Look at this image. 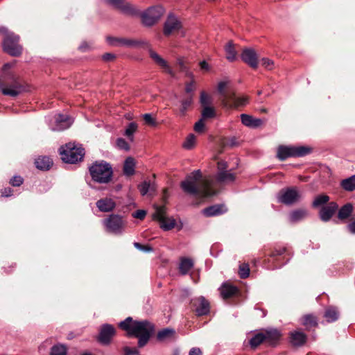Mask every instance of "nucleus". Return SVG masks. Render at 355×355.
<instances>
[{
    "label": "nucleus",
    "instance_id": "nucleus-1",
    "mask_svg": "<svg viewBox=\"0 0 355 355\" xmlns=\"http://www.w3.org/2000/svg\"><path fill=\"white\" fill-rule=\"evenodd\" d=\"M212 180L202 179L200 170H196L181 182V187L187 193L202 198L211 197L216 194L211 189Z\"/></svg>",
    "mask_w": 355,
    "mask_h": 355
},
{
    "label": "nucleus",
    "instance_id": "nucleus-2",
    "mask_svg": "<svg viewBox=\"0 0 355 355\" xmlns=\"http://www.w3.org/2000/svg\"><path fill=\"white\" fill-rule=\"evenodd\" d=\"M119 326L127 331L129 336H135L139 338L138 345L140 347L147 344L150 338L155 331L154 325L148 320H133L131 317H128L121 321Z\"/></svg>",
    "mask_w": 355,
    "mask_h": 355
},
{
    "label": "nucleus",
    "instance_id": "nucleus-3",
    "mask_svg": "<svg viewBox=\"0 0 355 355\" xmlns=\"http://www.w3.org/2000/svg\"><path fill=\"white\" fill-rule=\"evenodd\" d=\"M89 171L92 180L101 184L108 183L113 174L111 165L105 161L94 162Z\"/></svg>",
    "mask_w": 355,
    "mask_h": 355
},
{
    "label": "nucleus",
    "instance_id": "nucleus-4",
    "mask_svg": "<svg viewBox=\"0 0 355 355\" xmlns=\"http://www.w3.org/2000/svg\"><path fill=\"white\" fill-rule=\"evenodd\" d=\"M60 154L64 162L75 164L83 159L85 150L81 146L78 147L73 143H69L60 148Z\"/></svg>",
    "mask_w": 355,
    "mask_h": 355
},
{
    "label": "nucleus",
    "instance_id": "nucleus-5",
    "mask_svg": "<svg viewBox=\"0 0 355 355\" xmlns=\"http://www.w3.org/2000/svg\"><path fill=\"white\" fill-rule=\"evenodd\" d=\"M311 148L303 146H280L277 149V156L280 160H285L290 157H303L309 154Z\"/></svg>",
    "mask_w": 355,
    "mask_h": 355
},
{
    "label": "nucleus",
    "instance_id": "nucleus-6",
    "mask_svg": "<svg viewBox=\"0 0 355 355\" xmlns=\"http://www.w3.org/2000/svg\"><path fill=\"white\" fill-rule=\"evenodd\" d=\"M164 8L159 5L153 6L141 13L143 25L150 27L155 24L164 13Z\"/></svg>",
    "mask_w": 355,
    "mask_h": 355
},
{
    "label": "nucleus",
    "instance_id": "nucleus-7",
    "mask_svg": "<svg viewBox=\"0 0 355 355\" xmlns=\"http://www.w3.org/2000/svg\"><path fill=\"white\" fill-rule=\"evenodd\" d=\"M19 37L12 32L6 34L3 40V49L12 56H19L22 53V46L19 44Z\"/></svg>",
    "mask_w": 355,
    "mask_h": 355
},
{
    "label": "nucleus",
    "instance_id": "nucleus-8",
    "mask_svg": "<svg viewBox=\"0 0 355 355\" xmlns=\"http://www.w3.org/2000/svg\"><path fill=\"white\" fill-rule=\"evenodd\" d=\"M103 224L107 232L114 234H121L123 231L125 223L122 218L116 214H112L103 220Z\"/></svg>",
    "mask_w": 355,
    "mask_h": 355
},
{
    "label": "nucleus",
    "instance_id": "nucleus-9",
    "mask_svg": "<svg viewBox=\"0 0 355 355\" xmlns=\"http://www.w3.org/2000/svg\"><path fill=\"white\" fill-rule=\"evenodd\" d=\"M277 198L279 202L291 205L300 200L301 194L296 188H286L277 193Z\"/></svg>",
    "mask_w": 355,
    "mask_h": 355
},
{
    "label": "nucleus",
    "instance_id": "nucleus-10",
    "mask_svg": "<svg viewBox=\"0 0 355 355\" xmlns=\"http://www.w3.org/2000/svg\"><path fill=\"white\" fill-rule=\"evenodd\" d=\"M153 218L158 220L160 227L164 231L171 230L176 225V221L173 218L166 217V208L164 206L156 207Z\"/></svg>",
    "mask_w": 355,
    "mask_h": 355
},
{
    "label": "nucleus",
    "instance_id": "nucleus-11",
    "mask_svg": "<svg viewBox=\"0 0 355 355\" xmlns=\"http://www.w3.org/2000/svg\"><path fill=\"white\" fill-rule=\"evenodd\" d=\"M72 119L65 114H58L53 116L49 123V128L53 131H62L69 128L72 124Z\"/></svg>",
    "mask_w": 355,
    "mask_h": 355
},
{
    "label": "nucleus",
    "instance_id": "nucleus-12",
    "mask_svg": "<svg viewBox=\"0 0 355 355\" xmlns=\"http://www.w3.org/2000/svg\"><path fill=\"white\" fill-rule=\"evenodd\" d=\"M227 164L225 161H219L218 162V173L217 180L219 182L230 183L232 182L235 180V175L231 171V170H227Z\"/></svg>",
    "mask_w": 355,
    "mask_h": 355
},
{
    "label": "nucleus",
    "instance_id": "nucleus-13",
    "mask_svg": "<svg viewBox=\"0 0 355 355\" xmlns=\"http://www.w3.org/2000/svg\"><path fill=\"white\" fill-rule=\"evenodd\" d=\"M107 42L113 46L137 47L146 44L144 41H139L124 37H107Z\"/></svg>",
    "mask_w": 355,
    "mask_h": 355
},
{
    "label": "nucleus",
    "instance_id": "nucleus-14",
    "mask_svg": "<svg viewBox=\"0 0 355 355\" xmlns=\"http://www.w3.org/2000/svg\"><path fill=\"white\" fill-rule=\"evenodd\" d=\"M182 23L173 14H169L164 25V34L166 36L180 30Z\"/></svg>",
    "mask_w": 355,
    "mask_h": 355
},
{
    "label": "nucleus",
    "instance_id": "nucleus-15",
    "mask_svg": "<svg viewBox=\"0 0 355 355\" xmlns=\"http://www.w3.org/2000/svg\"><path fill=\"white\" fill-rule=\"evenodd\" d=\"M241 58L245 64L252 69L258 67V56L256 51L251 48L243 49L241 53Z\"/></svg>",
    "mask_w": 355,
    "mask_h": 355
},
{
    "label": "nucleus",
    "instance_id": "nucleus-16",
    "mask_svg": "<svg viewBox=\"0 0 355 355\" xmlns=\"http://www.w3.org/2000/svg\"><path fill=\"white\" fill-rule=\"evenodd\" d=\"M193 305L196 307V313L198 315H204L209 311V304L204 297H199L192 300Z\"/></svg>",
    "mask_w": 355,
    "mask_h": 355
},
{
    "label": "nucleus",
    "instance_id": "nucleus-17",
    "mask_svg": "<svg viewBox=\"0 0 355 355\" xmlns=\"http://www.w3.org/2000/svg\"><path fill=\"white\" fill-rule=\"evenodd\" d=\"M114 334L115 329L114 327L108 324H105L101 327L98 340L103 344H108Z\"/></svg>",
    "mask_w": 355,
    "mask_h": 355
},
{
    "label": "nucleus",
    "instance_id": "nucleus-18",
    "mask_svg": "<svg viewBox=\"0 0 355 355\" xmlns=\"http://www.w3.org/2000/svg\"><path fill=\"white\" fill-rule=\"evenodd\" d=\"M307 340V336L300 330H295L290 332V342L294 347H301L304 345Z\"/></svg>",
    "mask_w": 355,
    "mask_h": 355
},
{
    "label": "nucleus",
    "instance_id": "nucleus-19",
    "mask_svg": "<svg viewBox=\"0 0 355 355\" xmlns=\"http://www.w3.org/2000/svg\"><path fill=\"white\" fill-rule=\"evenodd\" d=\"M150 57L154 60V62L160 66L164 71L170 74L171 76H174L175 73L171 69L167 62L164 60L160 55H159L156 52L153 50H149Z\"/></svg>",
    "mask_w": 355,
    "mask_h": 355
},
{
    "label": "nucleus",
    "instance_id": "nucleus-20",
    "mask_svg": "<svg viewBox=\"0 0 355 355\" xmlns=\"http://www.w3.org/2000/svg\"><path fill=\"white\" fill-rule=\"evenodd\" d=\"M96 205L101 212H110L115 208L116 203L112 198H104L97 200Z\"/></svg>",
    "mask_w": 355,
    "mask_h": 355
},
{
    "label": "nucleus",
    "instance_id": "nucleus-21",
    "mask_svg": "<svg viewBox=\"0 0 355 355\" xmlns=\"http://www.w3.org/2000/svg\"><path fill=\"white\" fill-rule=\"evenodd\" d=\"M337 209L338 205L334 202H331L327 206L322 207L320 211L321 220L324 222L329 220Z\"/></svg>",
    "mask_w": 355,
    "mask_h": 355
},
{
    "label": "nucleus",
    "instance_id": "nucleus-22",
    "mask_svg": "<svg viewBox=\"0 0 355 355\" xmlns=\"http://www.w3.org/2000/svg\"><path fill=\"white\" fill-rule=\"evenodd\" d=\"M241 120L244 125L252 128H258L263 124V121L261 119L254 118L246 114L241 115Z\"/></svg>",
    "mask_w": 355,
    "mask_h": 355
},
{
    "label": "nucleus",
    "instance_id": "nucleus-23",
    "mask_svg": "<svg viewBox=\"0 0 355 355\" xmlns=\"http://www.w3.org/2000/svg\"><path fill=\"white\" fill-rule=\"evenodd\" d=\"M109 3L112 5L114 8L120 10L122 12L125 14L132 13L134 10L132 6L123 0H107Z\"/></svg>",
    "mask_w": 355,
    "mask_h": 355
},
{
    "label": "nucleus",
    "instance_id": "nucleus-24",
    "mask_svg": "<svg viewBox=\"0 0 355 355\" xmlns=\"http://www.w3.org/2000/svg\"><path fill=\"white\" fill-rule=\"evenodd\" d=\"M227 209L223 205H216L203 209L202 213L206 216H214L226 212Z\"/></svg>",
    "mask_w": 355,
    "mask_h": 355
},
{
    "label": "nucleus",
    "instance_id": "nucleus-25",
    "mask_svg": "<svg viewBox=\"0 0 355 355\" xmlns=\"http://www.w3.org/2000/svg\"><path fill=\"white\" fill-rule=\"evenodd\" d=\"M136 162L132 157H127L123 163V172L125 176L133 175L135 173Z\"/></svg>",
    "mask_w": 355,
    "mask_h": 355
},
{
    "label": "nucleus",
    "instance_id": "nucleus-26",
    "mask_svg": "<svg viewBox=\"0 0 355 355\" xmlns=\"http://www.w3.org/2000/svg\"><path fill=\"white\" fill-rule=\"evenodd\" d=\"M35 164L38 169L46 171L51 168L53 161L49 157L42 156L35 159Z\"/></svg>",
    "mask_w": 355,
    "mask_h": 355
},
{
    "label": "nucleus",
    "instance_id": "nucleus-27",
    "mask_svg": "<svg viewBox=\"0 0 355 355\" xmlns=\"http://www.w3.org/2000/svg\"><path fill=\"white\" fill-rule=\"evenodd\" d=\"M308 215L305 209H296L291 211L289 214V221L293 223H298L304 219Z\"/></svg>",
    "mask_w": 355,
    "mask_h": 355
},
{
    "label": "nucleus",
    "instance_id": "nucleus-28",
    "mask_svg": "<svg viewBox=\"0 0 355 355\" xmlns=\"http://www.w3.org/2000/svg\"><path fill=\"white\" fill-rule=\"evenodd\" d=\"M22 92V87L20 85L15 84L1 89V92L6 96L15 97Z\"/></svg>",
    "mask_w": 355,
    "mask_h": 355
},
{
    "label": "nucleus",
    "instance_id": "nucleus-29",
    "mask_svg": "<svg viewBox=\"0 0 355 355\" xmlns=\"http://www.w3.org/2000/svg\"><path fill=\"white\" fill-rule=\"evenodd\" d=\"M193 267V261L191 259L183 257L180 259L179 270L182 275H187Z\"/></svg>",
    "mask_w": 355,
    "mask_h": 355
},
{
    "label": "nucleus",
    "instance_id": "nucleus-30",
    "mask_svg": "<svg viewBox=\"0 0 355 355\" xmlns=\"http://www.w3.org/2000/svg\"><path fill=\"white\" fill-rule=\"evenodd\" d=\"M225 51L226 53V58L230 62H234L237 59V52L232 41L227 43L225 46Z\"/></svg>",
    "mask_w": 355,
    "mask_h": 355
},
{
    "label": "nucleus",
    "instance_id": "nucleus-31",
    "mask_svg": "<svg viewBox=\"0 0 355 355\" xmlns=\"http://www.w3.org/2000/svg\"><path fill=\"white\" fill-rule=\"evenodd\" d=\"M324 317L328 322H333L338 320L339 313L336 307L330 306L326 309Z\"/></svg>",
    "mask_w": 355,
    "mask_h": 355
},
{
    "label": "nucleus",
    "instance_id": "nucleus-32",
    "mask_svg": "<svg viewBox=\"0 0 355 355\" xmlns=\"http://www.w3.org/2000/svg\"><path fill=\"white\" fill-rule=\"evenodd\" d=\"M236 287L226 284H224L220 288V295L224 299L232 297L236 294Z\"/></svg>",
    "mask_w": 355,
    "mask_h": 355
},
{
    "label": "nucleus",
    "instance_id": "nucleus-33",
    "mask_svg": "<svg viewBox=\"0 0 355 355\" xmlns=\"http://www.w3.org/2000/svg\"><path fill=\"white\" fill-rule=\"evenodd\" d=\"M248 102V98L245 96H237L235 103H230L227 101L225 103V107L227 109L237 108L240 106L245 105Z\"/></svg>",
    "mask_w": 355,
    "mask_h": 355
},
{
    "label": "nucleus",
    "instance_id": "nucleus-34",
    "mask_svg": "<svg viewBox=\"0 0 355 355\" xmlns=\"http://www.w3.org/2000/svg\"><path fill=\"white\" fill-rule=\"evenodd\" d=\"M139 190L142 196L146 195L148 192L155 191L156 185L151 184L149 181H144L138 186Z\"/></svg>",
    "mask_w": 355,
    "mask_h": 355
},
{
    "label": "nucleus",
    "instance_id": "nucleus-35",
    "mask_svg": "<svg viewBox=\"0 0 355 355\" xmlns=\"http://www.w3.org/2000/svg\"><path fill=\"white\" fill-rule=\"evenodd\" d=\"M302 324L309 329L318 325V320L315 316L312 314L305 315L302 318Z\"/></svg>",
    "mask_w": 355,
    "mask_h": 355
},
{
    "label": "nucleus",
    "instance_id": "nucleus-36",
    "mask_svg": "<svg viewBox=\"0 0 355 355\" xmlns=\"http://www.w3.org/2000/svg\"><path fill=\"white\" fill-rule=\"evenodd\" d=\"M175 331L171 328H166L159 331L157 334V338L159 341H165L173 336Z\"/></svg>",
    "mask_w": 355,
    "mask_h": 355
},
{
    "label": "nucleus",
    "instance_id": "nucleus-37",
    "mask_svg": "<svg viewBox=\"0 0 355 355\" xmlns=\"http://www.w3.org/2000/svg\"><path fill=\"white\" fill-rule=\"evenodd\" d=\"M267 340L270 342V344L274 345L280 338V332L275 329H271L266 331L265 334Z\"/></svg>",
    "mask_w": 355,
    "mask_h": 355
},
{
    "label": "nucleus",
    "instance_id": "nucleus-38",
    "mask_svg": "<svg viewBox=\"0 0 355 355\" xmlns=\"http://www.w3.org/2000/svg\"><path fill=\"white\" fill-rule=\"evenodd\" d=\"M67 350L65 345L58 343L51 348L50 355H67Z\"/></svg>",
    "mask_w": 355,
    "mask_h": 355
},
{
    "label": "nucleus",
    "instance_id": "nucleus-39",
    "mask_svg": "<svg viewBox=\"0 0 355 355\" xmlns=\"http://www.w3.org/2000/svg\"><path fill=\"white\" fill-rule=\"evenodd\" d=\"M266 339V336L264 334L258 333L250 338L249 344L252 349H255Z\"/></svg>",
    "mask_w": 355,
    "mask_h": 355
},
{
    "label": "nucleus",
    "instance_id": "nucleus-40",
    "mask_svg": "<svg viewBox=\"0 0 355 355\" xmlns=\"http://www.w3.org/2000/svg\"><path fill=\"white\" fill-rule=\"evenodd\" d=\"M352 210V205L351 204H346L339 210L338 217L340 219H345L351 215Z\"/></svg>",
    "mask_w": 355,
    "mask_h": 355
},
{
    "label": "nucleus",
    "instance_id": "nucleus-41",
    "mask_svg": "<svg viewBox=\"0 0 355 355\" xmlns=\"http://www.w3.org/2000/svg\"><path fill=\"white\" fill-rule=\"evenodd\" d=\"M341 185L346 191H352L355 190V175L343 180Z\"/></svg>",
    "mask_w": 355,
    "mask_h": 355
},
{
    "label": "nucleus",
    "instance_id": "nucleus-42",
    "mask_svg": "<svg viewBox=\"0 0 355 355\" xmlns=\"http://www.w3.org/2000/svg\"><path fill=\"white\" fill-rule=\"evenodd\" d=\"M137 130V125L136 123L135 122H132V123H130L125 130V136H126L128 139L130 141H133L134 140V133L136 132V130Z\"/></svg>",
    "mask_w": 355,
    "mask_h": 355
},
{
    "label": "nucleus",
    "instance_id": "nucleus-43",
    "mask_svg": "<svg viewBox=\"0 0 355 355\" xmlns=\"http://www.w3.org/2000/svg\"><path fill=\"white\" fill-rule=\"evenodd\" d=\"M196 142V137L193 134H189L185 139V141L183 143V148L187 150L192 149Z\"/></svg>",
    "mask_w": 355,
    "mask_h": 355
},
{
    "label": "nucleus",
    "instance_id": "nucleus-44",
    "mask_svg": "<svg viewBox=\"0 0 355 355\" xmlns=\"http://www.w3.org/2000/svg\"><path fill=\"white\" fill-rule=\"evenodd\" d=\"M192 102H193L192 96H189L187 97L185 99L182 101L181 107L180 110V112L182 116L185 115L187 109L191 105Z\"/></svg>",
    "mask_w": 355,
    "mask_h": 355
},
{
    "label": "nucleus",
    "instance_id": "nucleus-45",
    "mask_svg": "<svg viewBox=\"0 0 355 355\" xmlns=\"http://www.w3.org/2000/svg\"><path fill=\"white\" fill-rule=\"evenodd\" d=\"M215 116V110L210 106L203 107L202 110V119H209Z\"/></svg>",
    "mask_w": 355,
    "mask_h": 355
},
{
    "label": "nucleus",
    "instance_id": "nucleus-46",
    "mask_svg": "<svg viewBox=\"0 0 355 355\" xmlns=\"http://www.w3.org/2000/svg\"><path fill=\"white\" fill-rule=\"evenodd\" d=\"M329 199V198L327 195L318 196L315 198L314 201L313 202V206L317 207L320 205H324L328 202Z\"/></svg>",
    "mask_w": 355,
    "mask_h": 355
},
{
    "label": "nucleus",
    "instance_id": "nucleus-47",
    "mask_svg": "<svg viewBox=\"0 0 355 355\" xmlns=\"http://www.w3.org/2000/svg\"><path fill=\"white\" fill-rule=\"evenodd\" d=\"M200 102L202 107L209 106L212 103V98L205 92H201Z\"/></svg>",
    "mask_w": 355,
    "mask_h": 355
},
{
    "label": "nucleus",
    "instance_id": "nucleus-48",
    "mask_svg": "<svg viewBox=\"0 0 355 355\" xmlns=\"http://www.w3.org/2000/svg\"><path fill=\"white\" fill-rule=\"evenodd\" d=\"M261 65L268 70H272L275 68V62L268 58H263L260 60Z\"/></svg>",
    "mask_w": 355,
    "mask_h": 355
},
{
    "label": "nucleus",
    "instance_id": "nucleus-49",
    "mask_svg": "<svg viewBox=\"0 0 355 355\" xmlns=\"http://www.w3.org/2000/svg\"><path fill=\"white\" fill-rule=\"evenodd\" d=\"M223 98L222 99V103L223 106L225 107V101L232 103L236 102V96L234 92L226 93L223 96Z\"/></svg>",
    "mask_w": 355,
    "mask_h": 355
},
{
    "label": "nucleus",
    "instance_id": "nucleus-50",
    "mask_svg": "<svg viewBox=\"0 0 355 355\" xmlns=\"http://www.w3.org/2000/svg\"><path fill=\"white\" fill-rule=\"evenodd\" d=\"M239 275L241 278L245 279L250 275V268L248 264L243 263L239 266Z\"/></svg>",
    "mask_w": 355,
    "mask_h": 355
},
{
    "label": "nucleus",
    "instance_id": "nucleus-51",
    "mask_svg": "<svg viewBox=\"0 0 355 355\" xmlns=\"http://www.w3.org/2000/svg\"><path fill=\"white\" fill-rule=\"evenodd\" d=\"M116 146L117 147L125 151H128L130 150V145L123 138H118L116 140Z\"/></svg>",
    "mask_w": 355,
    "mask_h": 355
},
{
    "label": "nucleus",
    "instance_id": "nucleus-52",
    "mask_svg": "<svg viewBox=\"0 0 355 355\" xmlns=\"http://www.w3.org/2000/svg\"><path fill=\"white\" fill-rule=\"evenodd\" d=\"M143 119L147 125L151 126H155L157 125L156 120L153 117L151 114H144L143 115Z\"/></svg>",
    "mask_w": 355,
    "mask_h": 355
},
{
    "label": "nucleus",
    "instance_id": "nucleus-53",
    "mask_svg": "<svg viewBox=\"0 0 355 355\" xmlns=\"http://www.w3.org/2000/svg\"><path fill=\"white\" fill-rule=\"evenodd\" d=\"M194 130L198 133H202L205 130V123L204 119H200L198 120L194 125Z\"/></svg>",
    "mask_w": 355,
    "mask_h": 355
},
{
    "label": "nucleus",
    "instance_id": "nucleus-54",
    "mask_svg": "<svg viewBox=\"0 0 355 355\" xmlns=\"http://www.w3.org/2000/svg\"><path fill=\"white\" fill-rule=\"evenodd\" d=\"M134 246L139 250L146 252H153V249L152 247L149 245H143L140 244L139 243H134Z\"/></svg>",
    "mask_w": 355,
    "mask_h": 355
},
{
    "label": "nucleus",
    "instance_id": "nucleus-55",
    "mask_svg": "<svg viewBox=\"0 0 355 355\" xmlns=\"http://www.w3.org/2000/svg\"><path fill=\"white\" fill-rule=\"evenodd\" d=\"M24 182L23 178L19 175H15L12 178L10 179V183L13 187H19Z\"/></svg>",
    "mask_w": 355,
    "mask_h": 355
},
{
    "label": "nucleus",
    "instance_id": "nucleus-56",
    "mask_svg": "<svg viewBox=\"0 0 355 355\" xmlns=\"http://www.w3.org/2000/svg\"><path fill=\"white\" fill-rule=\"evenodd\" d=\"M125 355H139V352L137 348L125 347L123 349Z\"/></svg>",
    "mask_w": 355,
    "mask_h": 355
},
{
    "label": "nucleus",
    "instance_id": "nucleus-57",
    "mask_svg": "<svg viewBox=\"0 0 355 355\" xmlns=\"http://www.w3.org/2000/svg\"><path fill=\"white\" fill-rule=\"evenodd\" d=\"M146 211L142 209H139L132 214V216L135 218L142 220L145 218Z\"/></svg>",
    "mask_w": 355,
    "mask_h": 355
},
{
    "label": "nucleus",
    "instance_id": "nucleus-58",
    "mask_svg": "<svg viewBox=\"0 0 355 355\" xmlns=\"http://www.w3.org/2000/svg\"><path fill=\"white\" fill-rule=\"evenodd\" d=\"M227 86V82L222 81L218 85V90L220 94L223 96L226 93L225 92V88Z\"/></svg>",
    "mask_w": 355,
    "mask_h": 355
},
{
    "label": "nucleus",
    "instance_id": "nucleus-59",
    "mask_svg": "<svg viewBox=\"0 0 355 355\" xmlns=\"http://www.w3.org/2000/svg\"><path fill=\"white\" fill-rule=\"evenodd\" d=\"M286 251V248L282 247V248H277L275 250V251L273 252H272V254H270L271 257H275V256H277V255H282Z\"/></svg>",
    "mask_w": 355,
    "mask_h": 355
},
{
    "label": "nucleus",
    "instance_id": "nucleus-60",
    "mask_svg": "<svg viewBox=\"0 0 355 355\" xmlns=\"http://www.w3.org/2000/svg\"><path fill=\"white\" fill-rule=\"evenodd\" d=\"M194 82L191 81L186 85L185 91L187 93H191L194 90Z\"/></svg>",
    "mask_w": 355,
    "mask_h": 355
},
{
    "label": "nucleus",
    "instance_id": "nucleus-61",
    "mask_svg": "<svg viewBox=\"0 0 355 355\" xmlns=\"http://www.w3.org/2000/svg\"><path fill=\"white\" fill-rule=\"evenodd\" d=\"M189 355H202V352L198 347H193L190 349Z\"/></svg>",
    "mask_w": 355,
    "mask_h": 355
},
{
    "label": "nucleus",
    "instance_id": "nucleus-62",
    "mask_svg": "<svg viewBox=\"0 0 355 355\" xmlns=\"http://www.w3.org/2000/svg\"><path fill=\"white\" fill-rule=\"evenodd\" d=\"M12 189L10 188H5L1 190V196L3 197H9L12 196Z\"/></svg>",
    "mask_w": 355,
    "mask_h": 355
},
{
    "label": "nucleus",
    "instance_id": "nucleus-63",
    "mask_svg": "<svg viewBox=\"0 0 355 355\" xmlns=\"http://www.w3.org/2000/svg\"><path fill=\"white\" fill-rule=\"evenodd\" d=\"M347 229L351 234H355V220L347 225Z\"/></svg>",
    "mask_w": 355,
    "mask_h": 355
},
{
    "label": "nucleus",
    "instance_id": "nucleus-64",
    "mask_svg": "<svg viewBox=\"0 0 355 355\" xmlns=\"http://www.w3.org/2000/svg\"><path fill=\"white\" fill-rule=\"evenodd\" d=\"M114 58V55L112 53H105L103 55V59L105 61L112 60Z\"/></svg>",
    "mask_w": 355,
    "mask_h": 355
}]
</instances>
